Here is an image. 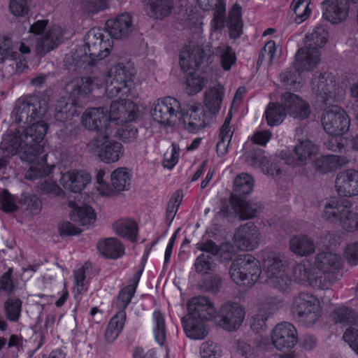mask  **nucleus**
Returning <instances> with one entry per match:
<instances>
[{
	"label": "nucleus",
	"mask_w": 358,
	"mask_h": 358,
	"mask_svg": "<svg viewBox=\"0 0 358 358\" xmlns=\"http://www.w3.org/2000/svg\"><path fill=\"white\" fill-rule=\"evenodd\" d=\"M81 122L87 129L99 132V135L113 134L115 129L108 110L103 107L87 109L82 115Z\"/></svg>",
	"instance_id": "obj_17"
},
{
	"label": "nucleus",
	"mask_w": 358,
	"mask_h": 358,
	"mask_svg": "<svg viewBox=\"0 0 358 358\" xmlns=\"http://www.w3.org/2000/svg\"><path fill=\"white\" fill-rule=\"evenodd\" d=\"M311 265L307 260L297 264L293 268V275L296 280L308 282L315 289H325L331 286V280L327 277L319 276L318 273L310 269Z\"/></svg>",
	"instance_id": "obj_23"
},
{
	"label": "nucleus",
	"mask_w": 358,
	"mask_h": 358,
	"mask_svg": "<svg viewBox=\"0 0 358 358\" xmlns=\"http://www.w3.org/2000/svg\"><path fill=\"white\" fill-rule=\"evenodd\" d=\"M289 308L293 319L305 327H313L321 317L322 308L318 299L308 292L294 296Z\"/></svg>",
	"instance_id": "obj_5"
},
{
	"label": "nucleus",
	"mask_w": 358,
	"mask_h": 358,
	"mask_svg": "<svg viewBox=\"0 0 358 358\" xmlns=\"http://www.w3.org/2000/svg\"><path fill=\"white\" fill-rule=\"evenodd\" d=\"M280 101L285 107L287 115L293 118L305 120L309 117L310 113V106L299 96L287 92L280 96Z\"/></svg>",
	"instance_id": "obj_25"
},
{
	"label": "nucleus",
	"mask_w": 358,
	"mask_h": 358,
	"mask_svg": "<svg viewBox=\"0 0 358 358\" xmlns=\"http://www.w3.org/2000/svg\"><path fill=\"white\" fill-rule=\"evenodd\" d=\"M48 105L44 99L36 96L20 99L15 108V121L18 124L31 125L46 113Z\"/></svg>",
	"instance_id": "obj_12"
},
{
	"label": "nucleus",
	"mask_w": 358,
	"mask_h": 358,
	"mask_svg": "<svg viewBox=\"0 0 358 358\" xmlns=\"http://www.w3.org/2000/svg\"><path fill=\"white\" fill-rule=\"evenodd\" d=\"M48 126L44 121H38L29 125L22 131H10L3 136L0 148L7 156L20 153L22 161L30 163L24 177L27 180H35L49 177L55 166H49L46 163V155L40 161L35 162L36 157L43 152V138Z\"/></svg>",
	"instance_id": "obj_1"
},
{
	"label": "nucleus",
	"mask_w": 358,
	"mask_h": 358,
	"mask_svg": "<svg viewBox=\"0 0 358 358\" xmlns=\"http://www.w3.org/2000/svg\"><path fill=\"white\" fill-rule=\"evenodd\" d=\"M276 52L275 43L273 41L267 42L262 48L258 59V64H262L264 62L271 64L274 59Z\"/></svg>",
	"instance_id": "obj_63"
},
{
	"label": "nucleus",
	"mask_w": 358,
	"mask_h": 358,
	"mask_svg": "<svg viewBox=\"0 0 358 358\" xmlns=\"http://www.w3.org/2000/svg\"><path fill=\"white\" fill-rule=\"evenodd\" d=\"M22 203L27 210L32 215H37L40 213L42 203L38 197L30 194H23L21 199Z\"/></svg>",
	"instance_id": "obj_61"
},
{
	"label": "nucleus",
	"mask_w": 358,
	"mask_h": 358,
	"mask_svg": "<svg viewBox=\"0 0 358 358\" xmlns=\"http://www.w3.org/2000/svg\"><path fill=\"white\" fill-rule=\"evenodd\" d=\"M318 152V146L306 138L299 141L292 151L282 150L280 157L288 165L303 166L310 162Z\"/></svg>",
	"instance_id": "obj_16"
},
{
	"label": "nucleus",
	"mask_w": 358,
	"mask_h": 358,
	"mask_svg": "<svg viewBox=\"0 0 358 358\" xmlns=\"http://www.w3.org/2000/svg\"><path fill=\"white\" fill-rule=\"evenodd\" d=\"M283 301L276 297H268L264 302L259 304L258 310L251 320L250 326L252 329L258 333L264 331L267 328L266 321L273 311H275L283 306Z\"/></svg>",
	"instance_id": "obj_24"
},
{
	"label": "nucleus",
	"mask_w": 358,
	"mask_h": 358,
	"mask_svg": "<svg viewBox=\"0 0 358 358\" xmlns=\"http://www.w3.org/2000/svg\"><path fill=\"white\" fill-rule=\"evenodd\" d=\"M189 317L208 321L215 320L217 311L213 303L207 297L196 296L191 299L187 303Z\"/></svg>",
	"instance_id": "obj_28"
},
{
	"label": "nucleus",
	"mask_w": 358,
	"mask_h": 358,
	"mask_svg": "<svg viewBox=\"0 0 358 358\" xmlns=\"http://www.w3.org/2000/svg\"><path fill=\"white\" fill-rule=\"evenodd\" d=\"M245 315L244 308L237 303L223 304L217 313L215 321L220 327L231 331L238 329Z\"/></svg>",
	"instance_id": "obj_19"
},
{
	"label": "nucleus",
	"mask_w": 358,
	"mask_h": 358,
	"mask_svg": "<svg viewBox=\"0 0 358 358\" xmlns=\"http://www.w3.org/2000/svg\"><path fill=\"white\" fill-rule=\"evenodd\" d=\"M113 228L118 236L127 238L131 241L136 240L137 225L134 220L130 219L117 220L113 224Z\"/></svg>",
	"instance_id": "obj_52"
},
{
	"label": "nucleus",
	"mask_w": 358,
	"mask_h": 358,
	"mask_svg": "<svg viewBox=\"0 0 358 358\" xmlns=\"http://www.w3.org/2000/svg\"><path fill=\"white\" fill-rule=\"evenodd\" d=\"M273 346L278 350H288L298 343V334L296 327L289 322L277 324L271 334Z\"/></svg>",
	"instance_id": "obj_20"
},
{
	"label": "nucleus",
	"mask_w": 358,
	"mask_h": 358,
	"mask_svg": "<svg viewBox=\"0 0 358 358\" xmlns=\"http://www.w3.org/2000/svg\"><path fill=\"white\" fill-rule=\"evenodd\" d=\"M323 17L332 24L345 21L349 15L348 0H325L322 3Z\"/></svg>",
	"instance_id": "obj_29"
},
{
	"label": "nucleus",
	"mask_w": 358,
	"mask_h": 358,
	"mask_svg": "<svg viewBox=\"0 0 358 358\" xmlns=\"http://www.w3.org/2000/svg\"><path fill=\"white\" fill-rule=\"evenodd\" d=\"M330 318L336 324L347 328L343 339L358 355V331L353 327L358 326V316L352 309L345 306L336 308L330 314Z\"/></svg>",
	"instance_id": "obj_13"
},
{
	"label": "nucleus",
	"mask_w": 358,
	"mask_h": 358,
	"mask_svg": "<svg viewBox=\"0 0 358 358\" xmlns=\"http://www.w3.org/2000/svg\"><path fill=\"white\" fill-rule=\"evenodd\" d=\"M127 319L126 313H116L110 320L104 334V339L107 343H113L124 328Z\"/></svg>",
	"instance_id": "obj_45"
},
{
	"label": "nucleus",
	"mask_w": 358,
	"mask_h": 358,
	"mask_svg": "<svg viewBox=\"0 0 358 358\" xmlns=\"http://www.w3.org/2000/svg\"><path fill=\"white\" fill-rule=\"evenodd\" d=\"M106 26L110 35L117 39L127 38L134 29L132 17L128 13H121L115 18L108 20Z\"/></svg>",
	"instance_id": "obj_31"
},
{
	"label": "nucleus",
	"mask_w": 358,
	"mask_h": 358,
	"mask_svg": "<svg viewBox=\"0 0 358 358\" xmlns=\"http://www.w3.org/2000/svg\"><path fill=\"white\" fill-rule=\"evenodd\" d=\"M231 203L235 212L239 215L241 219L248 220L255 217L257 213L256 208L243 199V197L231 199Z\"/></svg>",
	"instance_id": "obj_53"
},
{
	"label": "nucleus",
	"mask_w": 358,
	"mask_h": 358,
	"mask_svg": "<svg viewBox=\"0 0 358 358\" xmlns=\"http://www.w3.org/2000/svg\"><path fill=\"white\" fill-rule=\"evenodd\" d=\"M341 256L333 251L326 250L318 252L315 257V267L320 271L319 276L327 277L331 284L336 280L335 274L341 269Z\"/></svg>",
	"instance_id": "obj_21"
},
{
	"label": "nucleus",
	"mask_w": 358,
	"mask_h": 358,
	"mask_svg": "<svg viewBox=\"0 0 358 358\" xmlns=\"http://www.w3.org/2000/svg\"><path fill=\"white\" fill-rule=\"evenodd\" d=\"M112 36L109 32L100 28H92L88 31L85 38V55L73 57L75 66L79 69H85L92 66L96 61L102 60L110 52L113 47Z\"/></svg>",
	"instance_id": "obj_2"
},
{
	"label": "nucleus",
	"mask_w": 358,
	"mask_h": 358,
	"mask_svg": "<svg viewBox=\"0 0 358 358\" xmlns=\"http://www.w3.org/2000/svg\"><path fill=\"white\" fill-rule=\"evenodd\" d=\"M152 320L155 338L162 345L166 340V325L164 315L161 311L156 310L153 312Z\"/></svg>",
	"instance_id": "obj_54"
},
{
	"label": "nucleus",
	"mask_w": 358,
	"mask_h": 358,
	"mask_svg": "<svg viewBox=\"0 0 358 358\" xmlns=\"http://www.w3.org/2000/svg\"><path fill=\"white\" fill-rule=\"evenodd\" d=\"M320 62V52L306 46L299 49L295 55L294 68L299 74L313 71Z\"/></svg>",
	"instance_id": "obj_32"
},
{
	"label": "nucleus",
	"mask_w": 358,
	"mask_h": 358,
	"mask_svg": "<svg viewBox=\"0 0 358 358\" xmlns=\"http://www.w3.org/2000/svg\"><path fill=\"white\" fill-rule=\"evenodd\" d=\"M111 135H99L87 145L89 152L105 164L118 162L124 153L123 145L117 141L111 139L110 138Z\"/></svg>",
	"instance_id": "obj_10"
},
{
	"label": "nucleus",
	"mask_w": 358,
	"mask_h": 358,
	"mask_svg": "<svg viewBox=\"0 0 358 358\" xmlns=\"http://www.w3.org/2000/svg\"><path fill=\"white\" fill-rule=\"evenodd\" d=\"M262 271L266 275L268 286L279 292H286L291 285V279L286 272V264L281 255L274 251H266L262 255Z\"/></svg>",
	"instance_id": "obj_4"
},
{
	"label": "nucleus",
	"mask_w": 358,
	"mask_h": 358,
	"mask_svg": "<svg viewBox=\"0 0 358 358\" xmlns=\"http://www.w3.org/2000/svg\"><path fill=\"white\" fill-rule=\"evenodd\" d=\"M214 6H215L216 8L213 13L211 24L215 29H221L224 26L225 4L222 3L221 0H217V2L214 3Z\"/></svg>",
	"instance_id": "obj_60"
},
{
	"label": "nucleus",
	"mask_w": 358,
	"mask_h": 358,
	"mask_svg": "<svg viewBox=\"0 0 358 358\" xmlns=\"http://www.w3.org/2000/svg\"><path fill=\"white\" fill-rule=\"evenodd\" d=\"M322 125L325 132L331 136H341L350 127V121L345 111L336 105L324 110Z\"/></svg>",
	"instance_id": "obj_15"
},
{
	"label": "nucleus",
	"mask_w": 358,
	"mask_h": 358,
	"mask_svg": "<svg viewBox=\"0 0 358 358\" xmlns=\"http://www.w3.org/2000/svg\"><path fill=\"white\" fill-rule=\"evenodd\" d=\"M290 250L294 254L306 257L315 251V245L313 240L306 235L293 236L289 241Z\"/></svg>",
	"instance_id": "obj_42"
},
{
	"label": "nucleus",
	"mask_w": 358,
	"mask_h": 358,
	"mask_svg": "<svg viewBox=\"0 0 358 358\" xmlns=\"http://www.w3.org/2000/svg\"><path fill=\"white\" fill-rule=\"evenodd\" d=\"M234 238L240 250L250 251L258 247L260 233L253 223L248 222L238 228L234 234Z\"/></svg>",
	"instance_id": "obj_26"
},
{
	"label": "nucleus",
	"mask_w": 358,
	"mask_h": 358,
	"mask_svg": "<svg viewBox=\"0 0 358 358\" xmlns=\"http://www.w3.org/2000/svg\"><path fill=\"white\" fill-rule=\"evenodd\" d=\"M224 96V88L222 85L210 87L205 92L203 103L212 114L217 113L222 104Z\"/></svg>",
	"instance_id": "obj_38"
},
{
	"label": "nucleus",
	"mask_w": 358,
	"mask_h": 358,
	"mask_svg": "<svg viewBox=\"0 0 358 358\" xmlns=\"http://www.w3.org/2000/svg\"><path fill=\"white\" fill-rule=\"evenodd\" d=\"M287 116L285 107L280 103L270 102L264 111V117L268 126L280 124Z\"/></svg>",
	"instance_id": "obj_47"
},
{
	"label": "nucleus",
	"mask_w": 358,
	"mask_h": 358,
	"mask_svg": "<svg viewBox=\"0 0 358 358\" xmlns=\"http://www.w3.org/2000/svg\"><path fill=\"white\" fill-rule=\"evenodd\" d=\"M204 52L201 47L194 44L185 46L180 54V65L181 69L187 73L194 71L201 64Z\"/></svg>",
	"instance_id": "obj_33"
},
{
	"label": "nucleus",
	"mask_w": 358,
	"mask_h": 358,
	"mask_svg": "<svg viewBox=\"0 0 358 358\" xmlns=\"http://www.w3.org/2000/svg\"><path fill=\"white\" fill-rule=\"evenodd\" d=\"M180 112V102L171 96L156 100L150 108L152 120L164 127L173 125Z\"/></svg>",
	"instance_id": "obj_14"
},
{
	"label": "nucleus",
	"mask_w": 358,
	"mask_h": 358,
	"mask_svg": "<svg viewBox=\"0 0 358 358\" xmlns=\"http://www.w3.org/2000/svg\"><path fill=\"white\" fill-rule=\"evenodd\" d=\"M231 114L229 113L220 129L219 139L217 143V153L219 156H224L228 152L229 146L234 134V129L231 125Z\"/></svg>",
	"instance_id": "obj_41"
},
{
	"label": "nucleus",
	"mask_w": 358,
	"mask_h": 358,
	"mask_svg": "<svg viewBox=\"0 0 358 358\" xmlns=\"http://www.w3.org/2000/svg\"><path fill=\"white\" fill-rule=\"evenodd\" d=\"M99 252L104 257L110 259H117L124 254V248L116 238H108L97 243Z\"/></svg>",
	"instance_id": "obj_39"
},
{
	"label": "nucleus",
	"mask_w": 358,
	"mask_h": 358,
	"mask_svg": "<svg viewBox=\"0 0 358 358\" xmlns=\"http://www.w3.org/2000/svg\"><path fill=\"white\" fill-rule=\"evenodd\" d=\"M215 54L220 58L221 66L224 71H229L236 64V55L234 49L226 43H220Z\"/></svg>",
	"instance_id": "obj_51"
},
{
	"label": "nucleus",
	"mask_w": 358,
	"mask_h": 358,
	"mask_svg": "<svg viewBox=\"0 0 358 358\" xmlns=\"http://www.w3.org/2000/svg\"><path fill=\"white\" fill-rule=\"evenodd\" d=\"M108 115L115 128L134 121L138 115V106L131 100L121 98L111 102Z\"/></svg>",
	"instance_id": "obj_22"
},
{
	"label": "nucleus",
	"mask_w": 358,
	"mask_h": 358,
	"mask_svg": "<svg viewBox=\"0 0 358 358\" xmlns=\"http://www.w3.org/2000/svg\"><path fill=\"white\" fill-rule=\"evenodd\" d=\"M22 301L16 297H10L4 303V310L7 319L10 322H17L22 312Z\"/></svg>",
	"instance_id": "obj_55"
},
{
	"label": "nucleus",
	"mask_w": 358,
	"mask_h": 358,
	"mask_svg": "<svg viewBox=\"0 0 358 358\" xmlns=\"http://www.w3.org/2000/svg\"><path fill=\"white\" fill-rule=\"evenodd\" d=\"M131 180V174L126 167L115 169L110 174V188L113 190V196L122 191L128 190Z\"/></svg>",
	"instance_id": "obj_37"
},
{
	"label": "nucleus",
	"mask_w": 358,
	"mask_h": 358,
	"mask_svg": "<svg viewBox=\"0 0 358 358\" xmlns=\"http://www.w3.org/2000/svg\"><path fill=\"white\" fill-rule=\"evenodd\" d=\"M46 20H38L30 27V37L36 41L35 48L38 55H45L55 49L61 43L64 36L63 29L57 25L45 31Z\"/></svg>",
	"instance_id": "obj_8"
},
{
	"label": "nucleus",
	"mask_w": 358,
	"mask_h": 358,
	"mask_svg": "<svg viewBox=\"0 0 358 358\" xmlns=\"http://www.w3.org/2000/svg\"><path fill=\"white\" fill-rule=\"evenodd\" d=\"M248 164L254 167L258 168L262 171L268 176L274 177L280 173L281 169L278 162H271L267 159L261 150L250 152L246 156Z\"/></svg>",
	"instance_id": "obj_35"
},
{
	"label": "nucleus",
	"mask_w": 358,
	"mask_h": 358,
	"mask_svg": "<svg viewBox=\"0 0 358 358\" xmlns=\"http://www.w3.org/2000/svg\"><path fill=\"white\" fill-rule=\"evenodd\" d=\"M346 83H338L331 73L315 72L311 87L317 101L331 105L344 99Z\"/></svg>",
	"instance_id": "obj_6"
},
{
	"label": "nucleus",
	"mask_w": 358,
	"mask_h": 358,
	"mask_svg": "<svg viewBox=\"0 0 358 358\" xmlns=\"http://www.w3.org/2000/svg\"><path fill=\"white\" fill-rule=\"evenodd\" d=\"M101 84V80L95 77H85L82 78H75L70 81L65 87L66 92L69 93L74 99L72 103H67L65 99L58 102L56 106L55 117L59 122H64L69 117L73 116L76 112V98L85 96L92 92L94 90L98 88Z\"/></svg>",
	"instance_id": "obj_3"
},
{
	"label": "nucleus",
	"mask_w": 358,
	"mask_h": 358,
	"mask_svg": "<svg viewBox=\"0 0 358 358\" xmlns=\"http://www.w3.org/2000/svg\"><path fill=\"white\" fill-rule=\"evenodd\" d=\"M310 0H293L292 8L296 15V22L301 23L310 15L311 10L309 8Z\"/></svg>",
	"instance_id": "obj_56"
},
{
	"label": "nucleus",
	"mask_w": 358,
	"mask_h": 358,
	"mask_svg": "<svg viewBox=\"0 0 358 358\" xmlns=\"http://www.w3.org/2000/svg\"><path fill=\"white\" fill-rule=\"evenodd\" d=\"M254 180L251 176L243 173L237 176L234 182V193L231 199L234 197H243L250 194L253 190Z\"/></svg>",
	"instance_id": "obj_48"
},
{
	"label": "nucleus",
	"mask_w": 358,
	"mask_h": 358,
	"mask_svg": "<svg viewBox=\"0 0 358 358\" xmlns=\"http://www.w3.org/2000/svg\"><path fill=\"white\" fill-rule=\"evenodd\" d=\"M227 27L231 38L240 37L243 30V22L241 20V7L238 4L234 5L229 12Z\"/></svg>",
	"instance_id": "obj_50"
},
{
	"label": "nucleus",
	"mask_w": 358,
	"mask_h": 358,
	"mask_svg": "<svg viewBox=\"0 0 358 358\" xmlns=\"http://www.w3.org/2000/svg\"><path fill=\"white\" fill-rule=\"evenodd\" d=\"M328 38V31L322 26H317L306 36V46L319 50L327 43Z\"/></svg>",
	"instance_id": "obj_49"
},
{
	"label": "nucleus",
	"mask_w": 358,
	"mask_h": 358,
	"mask_svg": "<svg viewBox=\"0 0 358 358\" xmlns=\"http://www.w3.org/2000/svg\"><path fill=\"white\" fill-rule=\"evenodd\" d=\"M336 191L340 196L358 195V171L348 169L339 172L335 179Z\"/></svg>",
	"instance_id": "obj_27"
},
{
	"label": "nucleus",
	"mask_w": 358,
	"mask_h": 358,
	"mask_svg": "<svg viewBox=\"0 0 358 358\" xmlns=\"http://www.w3.org/2000/svg\"><path fill=\"white\" fill-rule=\"evenodd\" d=\"M322 217L331 222L338 223L346 231H358V212L353 210L352 205L349 201L336 198L326 201Z\"/></svg>",
	"instance_id": "obj_7"
},
{
	"label": "nucleus",
	"mask_w": 358,
	"mask_h": 358,
	"mask_svg": "<svg viewBox=\"0 0 358 358\" xmlns=\"http://www.w3.org/2000/svg\"><path fill=\"white\" fill-rule=\"evenodd\" d=\"M11 46L12 41L10 38L0 37V62L8 60L10 62L9 66L14 69L13 73H20L27 67L24 55L30 52L29 41L20 44L19 50L22 55L21 57L17 52L12 51Z\"/></svg>",
	"instance_id": "obj_18"
},
{
	"label": "nucleus",
	"mask_w": 358,
	"mask_h": 358,
	"mask_svg": "<svg viewBox=\"0 0 358 358\" xmlns=\"http://www.w3.org/2000/svg\"><path fill=\"white\" fill-rule=\"evenodd\" d=\"M206 322L202 320L188 317L183 322L184 331L187 336L194 340H202L208 336Z\"/></svg>",
	"instance_id": "obj_44"
},
{
	"label": "nucleus",
	"mask_w": 358,
	"mask_h": 358,
	"mask_svg": "<svg viewBox=\"0 0 358 358\" xmlns=\"http://www.w3.org/2000/svg\"><path fill=\"white\" fill-rule=\"evenodd\" d=\"M182 122L186 130L194 133L206 127V114L200 104L191 106L182 115Z\"/></svg>",
	"instance_id": "obj_34"
},
{
	"label": "nucleus",
	"mask_w": 358,
	"mask_h": 358,
	"mask_svg": "<svg viewBox=\"0 0 358 358\" xmlns=\"http://www.w3.org/2000/svg\"><path fill=\"white\" fill-rule=\"evenodd\" d=\"M343 255L351 265H358V241L349 243L343 252Z\"/></svg>",
	"instance_id": "obj_64"
},
{
	"label": "nucleus",
	"mask_w": 358,
	"mask_h": 358,
	"mask_svg": "<svg viewBox=\"0 0 358 358\" xmlns=\"http://www.w3.org/2000/svg\"><path fill=\"white\" fill-rule=\"evenodd\" d=\"M347 163L345 157L336 155H322L314 163L315 169L321 173L334 171Z\"/></svg>",
	"instance_id": "obj_40"
},
{
	"label": "nucleus",
	"mask_w": 358,
	"mask_h": 358,
	"mask_svg": "<svg viewBox=\"0 0 358 358\" xmlns=\"http://www.w3.org/2000/svg\"><path fill=\"white\" fill-rule=\"evenodd\" d=\"M148 15L162 19L169 15L173 8V0H148L145 5Z\"/></svg>",
	"instance_id": "obj_43"
},
{
	"label": "nucleus",
	"mask_w": 358,
	"mask_h": 358,
	"mask_svg": "<svg viewBox=\"0 0 358 358\" xmlns=\"http://www.w3.org/2000/svg\"><path fill=\"white\" fill-rule=\"evenodd\" d=\"M199 353L201 358H221L222 350L217 343L206 341L201 343Z\"/></svg>",
	"instance_id": "obj_58"
},
{
	"label": "nucleus",
	"mask_w": 358,
	"mask_h": 358,
	"mask_svg": "<svg viewBox=\"0 0 358 358\" xmlns=\"http://www.w3.org/2000/svg\"><path fill=\"white\" fill-rule=\"evenodd\" d=\"M186 78V90L188 94H193L201 91L203 88L206 80L199 75L189 71Z\"/></svg>",
	"instance_id": "obj_57"
},
{
	"label": "nucleus",
	"mask_w": 358,
	"mask_h": 358,
	"mask_svg": "<svg viewBox=\"0 0 358 358\" xmlns=\"http://www.w3.org/2000/svg\"><path fill=\"white\" fill-rule=\"evenodd\" d=\"M0 208L6 213L14 212L18 208L17 199L7 189L0 192Z\"/></svg>",
	"instance_id": "obj_59"
},
{
	"label": "nucleus",
	"mask_w": 358,
	"mask_h": 358,
	"mask_svg": "<svg viewBox=\"0 0 358 358\" xmlns=\"http://www.w3.org/2000/svg\"><path fill=\"white\" fill-rule=\"evenodd\" d=\"M142 273L143 268L136 271L131 279V282L120 291L114 303V307L117 313H126L124 310L130 303L131 299L134 296Z\"/></svg>",
	"instance_id": "obj_36"
},
{
	"label": "nucleus",
	"mask_w": 358,
	"mask_h": 358,
	"mask_svg": "<svg viewBox=\"0 0 358 358\" xmlns=\"http://www.w3.org/2000/svg\"><path fill=\"white\" fill-rule=\"evenodd\" d=\"M106 93L108 97H128L133 86L132 73L123 64L113 66L105 76Z\"/></svg>",
	"instance_id": "obj_11"
},
{
	"label": "nucleus",
	"mask_w": 358,
	"mask_h": 358,
	"mask_svg": "<svg viewBox=\"0 0 358 358\" xmlns=\"http://www.w3.org/2000/svg\"><path fill=\"white\" fill-rule=\"evenodd\" d=\"M91 180L92 177L87 171L73 169L61 173L59 182L65 189L77 193L83 190Z\"/></svg>",
	"instance_id": "obj_30"
},
{
	"label": "nucleus",
	"mask_w": 358,
	"mask_h": 358,
	"mask_svg": "<svg viewBox=\"0 0 358 358\" xmlns=\"http://www.w3.org/2000/svg\"><path fill=\"white\" fill-rule=\"evenodd\" d=\"M70 217L72 221L82 226L93 224L96 218L94 210L87 205L74 207L70 213Z\"/></svg>",
	"instance_id": "obj_46"
},
{
	"label": "nucleus",
	"mask_w": 358,
	"mask_h": 358,
	"mask_svg": "<svg viewBox=\"0 0 358 358\" xmlns=\"http://www.w3.org/2000/svg\"><path fill=\"white\" fill-rule=\"evenodd\" d=\"M229 273L236 284L252 286L259 280L262 273L260 262L252 255H244L232 262Z\"/></svg>",
	"instance_id": "obj_9"
},
{
	"label": "nucleus",
	"mask_w": 358,
	"mask_h": 358,
	"mask_svg": "<svg viewBox=\"0 0 358 358\" xmlns=\"http://www.w3.org/2000/svg\"><path fill=\"white\" fill-rule=\"evenodd\" d=\"M180 155V148L178 144L173 143L170 150L164 155L163 165L165 168L172 169L178 163Z\"/></svg>",
	"instance_id": "obj_62"
}]
</instances>
